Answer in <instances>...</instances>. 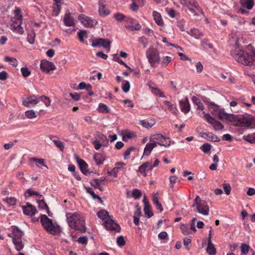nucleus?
Listing matches in <instances>:
<instances>
[{
  "label": "nucleus",
  "instance_id": "nucleus-1",
  "mask_svg": "<svg viewBox=\"0 0 255 255\" xmlns=\"http://www.w3.org/2000/svg\"><path fill=\"white\" fill-rule=\"evenodd\" d=\"M221 120L235 126H243L253 128L255 126V117L248 114L242 115L228 114L226 112Z\"/></svg>",
  "mask_w": 255,
  "mask_h": 255
},
{
  "label": "nucleus",
  "instance_id": "nucleus-2",
  "mask_svg": "<svg viewBox=\"0 0 255 255\" xmlns=\"http://www.w3.org/2000/svg\"><path fill=\"white\" fill-rule=\"evenodd\" d=\"M68 223L69 226L75 230L79 231L81 233L86 232V227L85 226L84 220L76 213L67 215Z\"/></svg>",
  "mask_w": 255,
  "mask_h": 255
},
{
  "label": "nucleus",
  "instance_id": "nucleus-3",
  "mask_svg": "<svg viewBox=\"0 0 255 255\" xmlns=\"http://www.w3.org/2000/svg\"><path fill=\"white\" fill-rule=\"evenodd\" d=\"M238 62L244 65H251L255 60V51L252 55L243 50H239L235 56Z\"/></svg>",
  "mask_w": 255,
  "mask_h": 255
},
{
  "label": "nucleus",
  "instance_id": "nucleus-4",
  "mask_svg": "<svg viewBox=\"0 0 255 255\" xmlns=\"http://www.w3.org/2000/svg\"><path fill=\"white\" fill-rule=\"evenodd\" d=\"M192 207H196L195 212L203 215H208L209 212V207L206 202L202 200L199 196H197L194 200Z\"/></svg>",
  "mask_w": 255,
  "mask_h": 255
},
{
  "label": "nucleus",
  "instance_id": "nucleus-5",
  "mask_svg": "<svg viewBox=\"0 0 255 255\" xmlns=\"http://www.w3.org/2000/svg\"><path fill=\"white\" fill-rule=\"evenodd\" d=\"M146 56L151 66L156 67L160 60L158 51L156 49L150 48L146 51Z\"/></svg>",
  "mask_w": 255,
  "mask_h": 255
},
{
  "label": "nucleus",
  "instance_id": "nucleus-6",
  "mask_svg": "<svg viewBox=\"0 0 255 255\" xmlns=\"http://www.w3.org/2000/svg\"><path fill=\"white\" fill-rule=\"evenodd\" d=\"M40 221L44 229L51 234L53 235L57 234L56 231V226H54L53 224L51 219H49L45 215H41Z\"/></svg>",
  "mask_w": 255,
  "mask_h": 255
},
{
  "label": "nucleus",
  "instance_id": "nucleus-7",
  "mask_svg": "<svg viewBox=\"0 0 255 255\" xmlns=\"http://www.w3.org/2000/svg\"><path fill=\"white\" fill-rule=\"evenodd\" d=\"M150 143H162L165 142L169 143L171 142V139L168 137L163 136L160 133H157L151 135L149 138Z\"/></svg>",
  "mask_w": 255,
  "mask_h": 255
},
{
  "label": "nucleus",
  "instance_id": "nucleus-8",
  "mask_svg": "<svg viewBox=\"0 0 255 255\" xmlns=\"http://www.w3.org/2000/svg\"><path fill=\"white\" fill-rule=\"evenodd\" d=\"M78 19L84 26L88 28H91L97 24V21L95 19L86 16L84 14H81L78 17Z\"/></svg>",
  "mask_w": 255,
  "mask_h": 255
},
{
  "label": "nucleus",
  "instance_id": "nucleus-9",
  "mask_svg": "<svg viewBox=\"0 0 255 255\" xmlns=\"http://www.w3.org/2000/svg\"><path fill=\"white\" fill-rule=\"evenodd\" d=\"M105 228L107 230L116 232H120L121 230L120 226L119 224L116 223L113 219L111 218L108 219L104 222Z\"/></svg>",
  "mask_w": 255,
  "mask_h": 255
},
{
  "label": "nucleus",
  "instance_id": "nucleus-10",
  "mask_svg": "<svg viewBox=\"0 0 255 255\" xmlns=\"http://www.w3.org/2000/svg\"><path fill=\"white\" fill-rule=\"evenodd\" d=\"M210 111L213 115L221 120L225 112L224 109L220 108L218 106L211 103L210 104Z\"/></svg>",
  "mask_w": 255,
  "mask_h": 255
},
{
  "label": "nucleus",
  "instance_id": "nucleus-11",
  "mask_svg": "<svg viewBox=\"0 0 255 255\" xmlns=\"http://www.w3.org/2000/svg\"><path fill=\"white\" fill-rule=\"evenodd\" d=\"M39 102V96L32 95L23 99L22 104L25 107H30L37 104Z\"/></svg>",
  "mask_w": 255,
  "mask_h": 255
},
{
  "label": "nucleus",
  "instance_id": "nucleus-12",
  "mask_svg": "<svg viewBox=\"0 0 255 255\" xmlns=\"http://www.w3.org/2000/svg\"><path fill=\"white\" fill-rule=\"evenodd\" d=\"M202 114L206 121L213 126L215 129L220 130L223 128V126L222 124L220 122L216 121L209 114H206L204 112L202 113Z\"/></svg>",
  "mask_w": 255,
  "mask_h": 255
},
{
  "label": "nucleus",
  "instance_id": "nucleus-13",
  "mask_svg": "<svg viewBox=\"0 0 255 255\" xmlns=\"http://www.w3.org/2000/svg\"><path fill=\"white\" fill-rule=\"evenodd\" d=\"M111 41L104 38H97L93 41L92 46L94 47L102 46L104 48H110Z\"/></svg>",
  "mask_w": 255,
  "mask_h": 255
},
{
  "label": "nucleus",
  "instance_id": "nucleus-14",
  "mask_svg": "<svg viewBox=\"0 0 255 255\" xmlns=\"http://www.w3.org/2000/svg\"><path fill=\"white\" fill-rule=\"evenodd\" d=\"M40 68L43 72L49 73L50 71L55 70L56 66L52 62L42 60L40 63Z\"/></svg>",
  "mask_w": 255,
  "mask_h": 255
},
{
  "label": "nucleus",
  "instance_id": "nucleus-15",
  "mask_svg": "<svg viewBox=\"0 0 255 255\" xmlns=\"http://www.w3.org/2000/svg\"><path fill=\"white\" fill-rule=\"evenodd\" d=\"M22 208L23 213L28 216H34L37 212L36 208L28 202L26 203L25 206H22Z\"/></svg>",
  "mask_w": 255,
  "mask_h": 255
},
{
  "label": "nucleus",
  "instance_id": "nucleus-16",
  "mask_svg": "<svg viewBox=\"0 0 255 255\" xmlns=\"http://www.w3.org/2000/svg\"><path fill=\"white\" fill-rule=\"evenodd\" d=\"M179 106L181 111L184 114H187L190 110V105L187 97L179 101Z\"/></svg>",
  "mask_w": 255,
  "mask_h": 255
},
{
  "label": "nucleus",
  "instance_id": "nucleus-17",
  "mask_svg": "<svg viewBox=\"0 0 255 255\" xmlns=\"http://www.w3.org/2000/svg\"><path fill=\"white\" fill-rule=\"evenodd\" d=\"M63 22L66 26H72L75 25V20L71 13L67 12L63 18Z\"/></svg>",
  "mask_w": 255,
  "mask_h": 255
},
{
  "label": "nucleus",
  "instance_id": "nucleus-18",
  "mask_svg": "<svg viewBox=\"0 0 255 255\" xmlns=\"http://www.w3.org/2000/svg\"><path fill=\"white\" fill-rule=\"evenodd\" d=\"M75 157L77 160L81 171L85 175L89 173L87 169L88 164L83 159L79 158L76 154H75Z\"/></svg>",
  "mask_w": 255,
  "mask_h": 255
},
{
  "label": "nucleus",
  "instance_id": "nucleus-19",
  "mask_svg": "<svg viewBox=\"0 0 255 255\" xmlns=\"http://www.w3.org/2000/svg\"><path fill=\"white\" fill-rule=\"evenodd\" d=\"M23 235V233L21 231L18 227H15L12 229V233L11 235L8 234V236L12 238L16 239L21 240V237Z\"/></svg>",
  "mask_w": 255,
  "mask_h": 255
},
{
  "label": "nucleus",
  "instance_id": "nucleus-20",
  "mask_svg": "<svg viewBox=\"0 0 255 255\" xmlns=\"http://www.w3.org/2000/svg\"><path fill=\"white\" fill-rule=\"evenodd\" d=\"M202 137L211 142H219L220 138L212 132H205L202 135Z\"/></svg>",
  "mask_w": 255,
  "mask_h": 255
},
{
  "label": "nucleus",
  "instance_id": "nucleus-21",
  "mask_svg": "<svg viewBox=\"0 0 255 255\" xmlns=\"http://www.w3.org/2000/svg\"><path fill=\"white\" fill-rule=\"evenodd\" d=\"M54 6H53L52 9V15L55 16H57L61 9V0H54Z\"/></svg>",
  "mask_w": 255,
  "mask_h": 255
},
{
  "label": "nucleus",
  "instance_id": "nucleus-22",
  "mask_svg": "<svg viewBox=\"0 0 255 255\" xmlns=\"http://www.w3.org/2000/svg\"><path fill=\"white\" fill-rule=\"evenodd\" d=\"M152 15H153L155 22L158 26H161L164 25V22L162 20L161 15L159 12H158L156 11H153L152 12Z\"/></svg>",
  "mask_w": 255,
  "mask_h": 255
},
{
  "label": "nucleus",
  "instance_id": "nucleus-23",
  "mask_svg": "<svg viewBox=\"0 0 255 255\" xmlns=\"http://www.w3.org/2000/svg\"><path fill=\"white\" fill-rule=\"evenodd\" d=\"M136 137L135 134L133 132L128 130H126L122 134V139L125 142H128L129 139Z\"/></svg>",
  "mask_w": 255,
  "mask_h": 255
},
{
  "label": "nucleus",
  "instance_id": "nucleus-24",
  "mask_svg": "<svg viewBox=\"0 0 255 255\" xmlns=\"http://www.w3.org/2000/svg\"><path fill=\"white\" fill-rule=\"evenodd\" d=\"M241 4L243 7L248 9H252L254 5V0H240Z\"/></svg>",
  "mask_w": 255,
  "mask_h": 255
},
{
  "label": "nucleus",
  "instance_id": "nucleus-25",
  "mask_svg": "<svg viewBox=\"0 0 255 255\" xmlns=\"http://www.w3.org/2000/svg\"><path fill=\"white\" fill-rule=\"evenodd\" d=\"M99 12L100 15L103 16H107L110 13V10L106 7L104 4L101 3L99 4Z\"/></svg>",
  "mask_w": 255,
  "mask_h": 255
},
{
  "label": "nucleus",
  "instance_id": "nucleus-26",
  "mask_svg": "<svg viewBox=\"0 0 255 255\" xmlns=\"http://www.w3.org/2000/svg\"><path fill=\"white\" fill-rule=\"evenodd\" d=\"M22 22L18 21L17 25H12L10 29L14 32L19 34H22L24 33V30L21 26Z\"/></svg>",
  "mask_w": 255,
  "mask_h": 255
},
{
  "label": "nucleus",
  "instance_id": "nucleus-27",
  "mask_svg": "<svg viewBox=\"0 0 255 255\" xmlns=\"http://www.w3.org/2000/svg\"><path fill=\"white\" fill-rule=\"evenodd\" d=\"M140 123L143 127L147 128L152 127L155 124L154 121L151 119L142 120Z\"/></svg>",
  "mask_w": 255,
  "mask_h": 255
},
{
  "label": "nucleus",
  "instance_id": "nucleus-28",
  "mask_svg": "<svg viewBox=\"0 0 255 255\" xmlns=\"http://www.w3.org/2000/svg\"><path fill=\"white\" fill-rule=\"evenodd\" d=\"M97 215L99 218L104 220V221L110 218L108 212L105 210H100L97 213Z\"/></svg>",
  "mask_w": 255,
  "mask_h": 255
},
{
  "label": "nucleus",
  "instance_id": "nucleus-29",
  "mask_svg": "<svg viewBox=\"0 0 255 255\" xmlns=\"http://www.w3.org/2000/svg\"><path fill=\"white\" fill-rule=\"evenodd\" d=\"M30 161L35 162L36 163V166L39 167V165L45 167L48 169V167L44 164V159L42 158H37L36 157H31L29 158Z\"/></svg>",
  "mask_w": 255,
  "mask_h": 255
},
{
  "label": "nucleus",
  "instance_id": "nucleus-30",
  "mask_svg": "<svg viewBox=\"0 0 255 255\" xmlns=\"http://www.w3.org/2000/svg\"><path fill=\"white\" fill-rule=\"evenodd\" d=\"M157 144H146L144 149L143 156H148L152 149L156 146Z\"/></svg>",
  "mask_w": 255,
  "mask_h": 255
},
{
  "label": "nucleus",
  "instance_id": "nucleus-31",
  "mask_svg": "<svg viewBox=\"0 0 255 255\" xmlns=\"http://www.w3.org/2000/svg\"><path fill=\"white\" fill-rule=\"evenodd\" d=\"M12 242L15 246V249L17 251H20L23 248V245L22 243L21 240L16 239L14 238L13 239Z\"/></svg>",
  "mask_w": 255,
  "mask_h": 255
},
{
  "label": "nucleus",
  "instance_id": "nucleus-32",
  "mask_svg": "<svg viewBox=\"0 0 255 255\" xmlns=\"http://www.w3.org/2000/svg\"><path fill=\"white\" fill-rule=\"evenodd\" d=\"M207 252L209 255H216V251L214 245L212 242H208V246L207 248Z\"/></svg>",
  "mask_w": 255,
  "mask_h": 255
},
{
  "label": "nucleus",
  "instance_id": "nucleus-33",
  "mask_svg": "<svg viewBox=\"0 0 255 255\" xmlns=\"http://www.w3.org/2000/svg\"><path fill=\"white\" fill-rule=\"evenodd\" d=\"M85 189H86V192L88 193H89V194H90L94 199H97L101 202H103V201H102V199L101 198V197H100L98 195L95 194V192L93 191L91 187H86Z\"/></svg>",
  "mask_w": 255,
  "mask_h": 255
},
{
  "label": "nucleus",
  "instance_id": "nucleus-34",
  "mask_svg": "<svg viewBox=\"0 0 255 255\" xmlns=\"http://www.w3.org/2000/svg\"><path fill=\"white\" fill-rule=\"evenodd\" d=\"M114 61L118 62L120 64L124 65L126 68L128 69L130 71H132L133 69L130 68L125 62L120 59L117 54H114L113 56Z\"/></svg>",
  "mask_w": 255,
  "mask_h": 255
},
{
  "label": "nucleus",
  "instance_id": "nucleus-35",
  "mask_svg": "<svg viewBox=\"0 0 255 255\" xmlns=\"http://www.w3.org/2000/svg\"><path fill=\"white\" fill-rule=\"evenodd\" d=\"M244 139L251 143H255V132L248 135H244Z\"/></svg>",
  "mask_w": 255,
  "mask_h": 255
},
{
  "label": "nucleus",
  "instance_id": "nucleus-36",
  "mask_svg": "<svg viewBox=\"0 0 255 255\" xmlns=\"http://www.w3.org/2000/svg\"><path fill=\"white\" fill-rule=\"evenodd\" d=\"M98 111L102 113H109L110 112V109L108 107L104 104L100 103L98 108Z\"/></svg>",
  "mask_w": 255,
  "mask_h": 255
},
{
  "label": "nucleus",
  "instance_id": "nucleus-37",
  "mask_svg": "<svg viewBox=\"0 0 255 255\" xmlns=\"http://www.w3.org/2000/svg\"><path fill=\"white\" fill-rule=\"evenodd\" d=\"M136 151V148L133 146H131L127 149V150L124 153V157L125 159H127L129 158V155L131 152Z\"/></svg>",
  "mask_w": 255,
  "mask_h": 255
},
{
  "label": "nucleus",
  "instance_id": "nucleus-38",
  "mask_svg": "<svg viewBox=\"0 0 255 255\" xmlns=\"http://www.w3.org/2000/svg\"><path fill=\"white\" fill-rule=\"evenodd\" d=\"M94 159L97 164H102L105 160V158L100 153H96L94 155Z\"/></svg>",
  "mask_w": 255,
  "mask_h": 255
},
{
  "label": "nucleus",
  "instance_id": "nucleus-39",
  "mask_svg": "<svg viewBox=\"0 0 255 255\" xmlns=\"http://www.w3.org/2000/svg\"><path fill=\"white\" fill-rule=\"evenodd\" d=\"M186 5L188 6V7H190L189 6H191L196 8L198 10H201V8L199 5L198 3L195 0H187V4Z\"/></svg>",
  "mask_w": 255,
  "mask_h": 255
},
{
  "label": "nucleus",
  "instance_id": "nucleus-40",
  "mask_svg": "<svg viewBox=\"0 0 255 255\" xmlns=\"http://www.w3.org/2000/svg\"><path fill=\"white\" fill-rule=\"evenodd\" d=\"M4 60L5 61L8 62L10 64L14 67H16L18 64V61L15 58L6 56L4 57Z\"/></svg>",
  "mask_w": 255,
  "mask_h": 255
},
{
  "label": "nucleus",
  "instance_id": "nucleus-41",
  "mask_svg": "<svg viewBox=\"0 0 255 255\" xmlns=\"http://www.w3.org/2000/svg\"><path fill=\"white\" fill-rule=\"evenodd\" d=\"M38 203L39 204V206L41 208L43 209H46L47 210V213L48 214L49 216H50L49 214V210L48 207V205L45 202L43 199L39 200L38 201Z\"/></svg>",
  "mask_w": 255,
  "mask_h": 255
},
{
  "label": "nucleus",
  "instance_id": "nucleus-42",
  "mask_svg": "<svg viewBox=\"0 0 255 255\" xmlns=\"http://www.w3.org/2000/svg\"><path fill=\"white\" fill-rule=\"evenodd\" d=\"M114 17L118 21L121 22L125 20L126 18V16L121 13L117 12L114 14Z\"/></svg>",
  "mask_w": 255,
  "mask_h": 255
},
{
  "label": "nucleus",
  "instance_id": "nucleus-43",
  "mask_svg": "<svg viewBox=\"0 0 255 255\" xmlns=\"http://www.w3.org/2000/svg\"><path fill=\"white\" fill-rule=\"evenodd\" d=\"M144 211L145 214L147 215V218H148L151 217L153 215V213L150 209L149 205H145V206H144Z\"/></svg>",
  "mask_w": 255,
  "mask_h": 255
},
{
  "label": "nucleus",
  "instance_id": "nucleus-44",
  "mask_svg": "<svg viewBox=\"0 0 255 255\" xmlns=\"http://www.w3.org/2000/svg\"><path fill=\"white\" fill-rule=\"evenodd\" d=\"M39 101H41L43 102L46 107L50 106L51 103V100L49 97L45 96H39Z\"/></svg>",
  "mask_w": 255,
  "mask_h": 255
},
{
  "label": "nucleus",
  "instance_id": "nucleus-45",
  "mask_svg": "<svg viewBox=\"0 0 255 255\" xmlns=\"http://www.w3.org/2000/svg\"><path fill=\"white\" fill-rule=\"evenodd\" d=\"M241 248L242 254L247 255L250 251V247L249 246V245L243 243L242 244Z\"/></svg>",
  "mask_w": 255,
  "mask_h": 255
},
{
  "label": "nucleus",
  "instance_id": "nucleus-46",
  "mask_svg": "<svg viewBox=\"0 0 255 255\" xmlns=\"http://www.w3.org/2000/svg\"><path fill=\"white\" fill-rule=\"evenodd\" d=\"M126 27L127 28L129 29L131 31L139 30L141 29V26L139 23H137L134 25H133L132 24L126 25Z\"/></svg>",
  "mask_w": 255,
  "mask_h": 255
},
{
  "label": "nucleus",
  "instance_id": "nucleus-47",
  "mask_svg": "<svg viewBox=\"0 0 255 255\" xmlns=\"http://www.w3.org/2000/svg\"><path fill=\"white\" fill-rule=\"evenodd\" d=\"M108 137H109V138L107 139V138L105 136H104V135L102 136V139L103 140L105 139L106 140L107 143H109V140L111 142L114 141L115 140L117 139V136L116 134L109 135Z\"/></svg>",
  "mask_w": 255,
  "mask_h": 255
},
{
  "label": "nucleus",
  "instance_id": "nucleus-48",
  "mask_svg": "<svg viewBox=\"0 0 255 255\" xmlns=\"http://www.w3.org/2000/svg\"><path fill=\"white\" fill-rule=\"evenodd\" d=\"M25 113V116L28 119H33L37 117L35 112L32 110L26 111Z\"/></svg>",
  "mask_w": 255,
  "mask_h": 255
},
{
  "label": "nucleus",
  "instance_id": "nucleus-49",
  "mask_svg": "<svg viewBox=\"0 0 255 255\" xmlns=\"http://www.w3.org/2000/svg\"><path fill=\"white\" fill-rule=\"evenodd\" d=\"M15 15L14 17H17L18 21L22 22V16L21 14V10L19 8H16L14 10Z\"/></svg>",
  "mask_w": 255,
  "mask_h": 255
},
{
  "label": "nucleus",
  "instance_id": "nucleus-50",
  "mask_svg": "<svg viewBox=\"0 0 255 255\" xmlns=\"http://www.w3.org/2000/svg\"><path fill=\"white\" fill-rule=\"evenodd\" d=\"M87 34V31L86 30H80L78 32V35L79 39L81 42H84L83 37L84 36H86Z\"/></svg>",
  "mask_w": 255,
  "mask_h": 255
},
{
  "label": "nucleus",
  "instance_id": "nucleus-51",
  "mask_svg": "<svg viewBox=\"0 0 255 255\" xmlns=\"http://www.w3.org/2000/svg\"><path fill=\"white\" fill-rule=\"evenodd\" d=\"M78 88L80 90L86 89L89 91L92 88V86L90 84L87 85L85 82H81L78 85Z\"/></svg>",
  "mask_w": 255,
  "mask_h": 255
},
{
  "label": "nucleus",
  "instance_id": "nucleus-52",
  "mask_svg": "<svg viewBox=\"0 0 255 255\" xmlns=\"http://www.w3.org/2000/svg\"><path fill=\"white\" fill-rule=\"evenodd\" d=\"M132 196L135 199H139L141 196V193L139 190L134 189L132 191Z\"/></svg>",
  "mask_w": 255,
  "mask_h": 255
},
{
  "label": "nucleus",
  "instance_id": "nucleus-53",
  "mask_svg": "<svg viewBox=\"0 0 255 255\" xmlns=\"http://www.w3.org/2000/svg\"><path fill=\"white\" fill-rule=\"evenodd\" d=\"M3 201L10 206L15 205L16 202L15 198L13 197L6 198L3 199Z\"/></svg>",
  "mask_w": 255,
  "mask_h": 255
},
{
  "label": "nucleus",
  "instance_id": "nucleus-54",
  "mask_svg": "<svg viewBox=\"0 0 255 255\" xmlns=\"http://www.w3.org/2000/svg\"><path fill=\"white\" fill-rule=\"evenodd\" d=\"M130 88V84L129 82L127 81H124L122 86V90L125 93L129 91Z\"/></svg>",
  "mask_w": 255,
  "mask_h": 255
},
{
  "label": "nucleus",
  "instance_id": "nucleus-55",
  "mask_svg": "<svg viewBox=\"0 0 255 255\" xmlns=\"http://www.w3.org/2000/svg\"><path fill=\"white\" fill-rule=\"evenodd\" d=\"M152 92L155 95L158 96L160 97H164V94L160 91L159 89L155 88H152Z\"/></svg>",
  "mask_w": 255,
  "mask_h": 255
},
{
  "label": "nucleus",
  "instance_id": "nucleus-56",
  "mask_svg": "<svg viewBox=\"0 0 255 255\" xmlns=\"http://www.w3.org/2000/svg\"><path fill=\"white\" fill-rule=\"evenodd\" d=\"M200 149H201L204 153H207L211 149V144H203Z\"/></svg>",
  "mask_w": 255,
  "mask_h": 255
},
{
  "label": "nucleus",
  "instance_id": "nucleus-57",
  "mask_svg": "<svg viewBox=\"0 0 255 255\" xmlns=\"http://www.w3.org/2000/svg\"><path fill=\"white\" fill-rule=\"evenodd\" d=\"M168 110L170 111L171 113L176 114L177 112V109L176 108V105L175 104H170L169 105L167 106Z\"/></svg>",
  "mask_w": 255,
  "mask_h": 255
},
{
  "label": "nucleus",
  "instance_id": "nucleus-58",
  "mask_svg": "<svg viewBox=\"0 0 255 255\" xmlns=\"http://www.w3.org/2000/svg\"><path fill=\"white\" fill-rule=\"evenodd\" d=\"M119 167L118 166H116L112 170L110 171H108V173L110 175L114 176L115 177H117L118 175V169Z\"/></svg>",
  "mask_w": 255,
  "mask_h": 255
},
{
  "label": "nucleus",
  "instance_id": "nucleus-59",
  "mask_svg": "<svg viewBox=\"0 0 255 255\" xmlns=\"http://www.w3.org/2000/svg\"><path fill=\"white\" fill-rule=\"evenodd\" d=\"M21 72L22 76L24 77H27L29 76L31 73L30 71L27 68H24V67L21 68Z\"/></svg>",
  "mask_w": 255,
  "mask_h": 255
},
{
  "label": "nucleus",
  "instance_id": "nucleus-60",
  "mask_svg": "<svg viewBox=\"0 0 255 255\" xmlns=\"http://www.w3.org/2000/svg\"><path fill=\"white\" fill-rule=\"evenodd\" d=\"M99 180L98 179L92 180L90 181V184L92 186L95 188H100V183L99 182Z\"/></svg>",
  "mask_w": 255,
  "mask_h": 255
},
{
  "label": "nucleus",
  "instance_id": "nucleus-61",
  "mask_svg": "<svg viewBox=\"0 0 255 255\" xmlns=\"http://www.w3.org/2000/svg\"><path fill=\"white\" fill-rule=\"evenodd\" d=\"M223 188L226 194L228 195H229L231 190V188L230 184L228 183H224Z\"/></svg>",
  "mask_w": 255,
  "mask_h": 255
},
{
  "label": "nucleus",
  "instance_id": "nucleus-62",
  "mask_svg": "<svg viewBox=\"0 0 255 255\" xmlns=\"http://www.w3.org/2000/svg\"><path fill=\"white\" fill-rule=\"evenodd\" d=\"M117 244L121 247L124 246L126 243L125 239L123 236H120L117 238Z\"/></svg>",
  "mask_w": 255,
  "mask_h": 255
},
{
  "label": "nucleus",
  "instance_id": "nucleus-63",
  "mask_svg": "<svg viewBox=\"0 0 255 255\" xmlns=\"http://www.w3.org/2000/svg\"><path fill=\"white\" fill-rule=\"evenodd\" d=\"M69 95L75 101H78L80 99V95L78 93H70Z\"/></svg>",
  "mask_w": 255,
  "mask_h": 255
},
{
  "label": "nucleus",
  "instance_id": "nucleus-64",
  "mask_svg": "<svg viewBox=\"0 0 255 255\" xmlns=\"http://www.w3.org/2000/svg\"><path fill=\"white\" fill-rule=\"evenodd\" d=\"M171 61V57L165 56V57H163L162 61V63L163 64L162 66H163V65H164L165 66H167Z\"/></svg>",
  "mask_w": 255,
  "mask_h": 255
}]
</instances>
